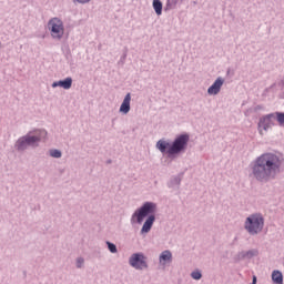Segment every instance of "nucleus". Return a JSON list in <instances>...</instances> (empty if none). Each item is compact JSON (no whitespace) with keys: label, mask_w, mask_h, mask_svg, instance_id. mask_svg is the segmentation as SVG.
<instances>
[{"label":"nucleus","mask_w":284,"mask_h":284,"mask_svg":"<svg viewBox=\"0 0 284 284\" xmlns=\"http://www.w3.org/2000/svg\"><path fill=\"white\" fill-rule=\"evenodd\" d=\"M183 3V0H180Z\"/></svg>","instance_id":"obj_29"},{"label":"nucleus","mask_w":284,"mask_h":284,"mask_svg":"<svg viewBox=\"0 0 284 284\" xmlns=\"http://www.w3.org/2000/svg\"><path fill=\"white\" fill-rule=\"evenodd\" d=\"M273 119H276V112L262 116L258 121V128H262L265 132H267L270 128L274 125Z\"/></svg>","instance_id":"obj_8"},{"label":"nucleus","mask_w":284,"mask_h":284,"mask_svg":"<svg viewBox=\"0 0 284 284\" xmlns=\"http://www.w3.org/2000/svg\"><path fill=\"white\" fill-rule=\"evenodd\" d=\"M125 57H128L126 53L123 54V57L121 58V61H125Z\"/></svg>","instance_id":"obj_26"},{"label":"nucleus","mask_w":284,"mask_h":284,"mask_svg":"<svg viewBox=\"0 0 284 284\" xmlns=\"http://www.w3.org/2000/svg\"><path fill=\"white\" fill-rule=\"evenodd\" d=\"M106 163H112V160H108Z\"/></svg>","instance_id":"obj_27"},{"label":"nucleus","mask_w":284,"mask_h":284,"mask_svg":"<svg viewBox=\"0 0 284 284\" xmlns=\"http://www.w3.org/2000/svg\"><path fill=\"white\" fill-rule=\"evenodd\" d=\"M241 256L242 258H254V256H258V250L252 248L250 251H242Z\"/></svg>","instance_id":"obj_16"},{"label":"nucleus","mask_w":284,"mask_h":284,"mask_svg":"<svg viewBox=\"0 0 284 284\" xmlns=\"http://www.w3.org/2000/svg\"><path fill=\"white\" fill-rule=\"evenodd\" d=\"M90 1H92V0H73V3H82V4H84V3H90Z\"/></svg>","instance_id":"obj_24"},{"label":"nucleus","mask_w":284,"mask_h":284,"mask_svg":"<svg viewBox=\"0 0 284 284\" xmlns=\"http://www.w3.org/2000/svg\"><path fill=\"white\" fill-rule=\"evenodd\" d=\"M153 9L155 14L161 17L163 14V2H161V0H153Z\"/></svg>","instance_id":"obj_14"},{"label":"nucleus","mask_w":284,"mask_h":284,"mask_svg":"<svg viewBox=\"0 0 284 284\" xmlns=\"http://www.w3.org/2000/svg\"><path fill=\"white\" fill-rule=\"evenodd\" d=\"M48 136V132L45 130H40L36 132L34 135H23L16 141L14 149L17 152H26L28 148H39V143H41L42 139Z\"/></svg>","instance_id":"obj_4"},{"label":"nucleus","mask_w":284,"mask_h":284,"mask_svg":"<svg viewBox=\"0 0 284 284\" xmlns=\"http://www.w3.org/2000/svg\"><path fill=\"white\" fill-rule=\"evenodd\" d=\"M284 158L281 154L266 152L255 158L250 164V176L257 183H272L283 172Z\"/></svg>","instance_id":"obj_1"},{"label":"nucleus","mask_w":284,"mask_h":284,"mask_svg":"<svg viewBox=\"0 0 284 284\" xmlns=\"http://www.w3.org/2000/svg\"><path fill=\"white\" fill-rule=\"evenodd\" d=\"M84 263H85V260L83 257H78L75 262V266L78 267V270H81Z\"/></svg>","instance_id":"obj_22"},{"label":"nucleus","mask_w":284,"mask_h":284,"mask_svg":"<svg viewBox=\"0 0 284 284\" xmlns=\"http://www.w3.org/2000/svg\"><path fill=\"white\" fill-rule=\"evenodd\" d=\"M272 281L275 284H283V273L278 270L272 272Z\"/></svg>","instance_id":"obj_13"},{"label":"nucleus","mask_w":284,"mask_h":284,"mask_svg":"<svg viewBox=\"0 0 284 284\" xmlns=\"http://www.w3.org/2000/svg\"><path fill=\"white\" fill-rule=\"evenodd\" d=\"M48 28L51 31V37L53 39L61 40L63 39V32L65 28L63 27V21L59 18H52L48 22Z\"/></svg>","instance_id":"obj_7"},{"label":"nucleus","mask_w":284,"mask_h":284,"mask_svg":"<svg viewBox=\"0 0 284 284\" xmlns=\"http://www.w3.org/2000/svg\"><path fill=\"white\" fill-rule=\"evenodd\" d=\"M108 245V250L109 252H111V254H116V252H119V250L116 248V244L112 243V242H106Z\"/></svg>","instance_id":"obj_20"},{"label":"nucleus","mask_w":284,"mask_h":284,"mask_svg":"<svg viewBox=\"0 0 284 284\" xmlns=\"http://www.w3.org/2000/svg\"><path fill=\"white\" fill-rule=\"evenodd\" d=\"M265 227V217L261 213H253L245 219L244 230L251 235L256 236Z\"/></svg>","instance_id":"obj_5"},{"label":"nucleus","mask_w":284,"mask_h":284,"mask_svg":"<svg viewBox=\"0 0 284 284\" xmlns=\"http://www.w3.org/2000/svg\"><path fill=\"white\" fill-rule=\"evenodd\" d=\"M129 265L133 267V270H138V271L148 270V267H150L148 265V257L145 256V254L141 252L133 253L129 257Z\"/></svg>","instance_id":"obj_6"},{"label":"nucleus","mask_w":284,"mask_h":284,"mask_svg":"<svg viewBox=\"0 0 284 284\" xmlns=\"http://www.w3.org/2000/svg\"><path fill=\"white\" fill-rule=\"evenodd\" d=\"M160 265H168V263H172V252L170 250L163 251L159 256Z\"/></svg>","instance_id":"obj_12"},{"label":"nucleus","mask_w":284,"mask_h":284,"mask_svg":"<svg viewBox=\"0 0 284 284\" xmlns=\"http://www.w3.org/2000/svg\"><path fill=\"white\" fill-rule=\"evenodd\" d=\"M51 88H63V90H70L72 88V78H65L64 80L55 81L51 84Z\"/></svg>","instance_id":"obj_11"},{"label":"nucleus","mask_w":284,"mask_h":284,"mask_svg":"<svg viewBox=\"0 0 284 284\" xmlns=\"http://www.w3.org/2000/svg\"><path fill=\"white\" fill-rule=\"evenodd\" d=\"M260 110H265V106H263V105H261V104H257V105H255L254 108L248 109V110L245 112V115L247 116V114H250V112H260Z\"/></svg>","instance_id":"obj_21"},{"label":"nucleus","mask_w":284,"mask_h":284,"mask_svg":"<svg viewBox=\"0 0 284 284\" xmlns=\"http://www.w3.org/2000/svg\"><path fill=\"white\" fill-rule=\"evenodd\" d=\"M191 278H193L194 281H201L203 278V274L201 273V271H193L191 273Z\"/></svg>","instance_id":"obj_19"},{"label":"nucleus","mask_w":284,"mask_h":284,"mask_svg":"<svg viewBox=\"0 0 284 284\" xmlns=\"http://www.w3.org/2000/svg\"><path fill=\"white\" fill-rule=\"evenodd\" d=\"M189 143L190 134L182 133L176 135L172 143L165 140H159L155 146L162 154L166 153L169 159H176L179 154H185Z\"/></svg>","instance_id":"obj_3"},{"label":"nucleus","mask_w":284,"mask_h":284,"mask_svg":"<svg viewBox=\"0 0 284 284\" xmlns=\"http://www.w3.org/2000/svg\"><path fill=\"white\" fill-rule=\"evenodd\" d=\"M181 181H182L181 175L173 176V178L170 180V182L168 183V186H169V187H172V189L175 187L176 190H179V187H180V185H181Z\"/></svg>","instance_id":"obj_15"},{"label":"nucleus","mask_w":284,"mask_h":284,"mask_svg":"<svg viewBox=\"0 0 284 284\" xmlns=\"http://www.w3.org/2000/svg\"><path fill=\"white\" fill-rule=\"evenodd\" d=\"M260 134H263V130L260 129Z\"/></svg>","instance_id":"obj_28"},{"label":"nucleus","mask_w":284,"mask_h":284,"mask_svg":"<svg viewBox=\"0 0 284 284\" xmlns=\"http://www.w3.org/2000/svg\"><path fill=\"white\" fill-rule=\"evenodd\" d=\"M49 154L52 156V159H61V156H63V153L59 149H51Z\"/></svg>","instance_id":"obj_18"},{"label":"nucleus","mask_w":284,"mask_h":284,"mask_svg":"<svg viewBox=\"0 0 284 284\" xmlns=\"http://www.w3.org/2000/svg\"><path fill=\"white\" fill-rule=\"evenodd\" d=\"M156 203L154 202H144L138 210L134 211V213L131 216V223L134 225L136 223L138 225H142L141 234H149V232L152 230V226L154 225V222L156 221ZM146 219V220H145Z\"/></svg>","instance_id":"obj_2"},{"label":"nucleus","mask_w":284,"mask_h":284,"mask_svg":"<svg viewBox=\"0 0 284 284\" xmlns=\"http://www.w3.org/2000/svg\"><path fill=\"white\" fill-rule=\"evenodd\" d=\"M131 101H132V94L131 93H126L124 99H123V102L120 105L119 112L121 114H128L130 112V110H131L130 102Z\"/></svg>","instance_id":"obj_10"},{"label":"nucleus","mask_w":284,"mask_h":284,"mask_svg":"<svg viewBox=\"0 0 284 284\" xmlns=\"http://www.w3.org/2000/svg\"><path fill=\"white\" fill-rule=\"evenodd\" d=\"M178 3H179V0H166L164 12H170V10L176 9Z\"/></svg>","instance_id":"obj_17"},{"label":"nucleus","mask_w":284,"mask_h":284,"mask_svg":"<svg viewBox=\"0 0 284 284\" xmlns=\"http://www.w3.org/2000/svg\"><path fill=\"white\" fill-rule=\"evenodd\" d=\"M243 260H245V257H243V256L241 255V252L234 257V262H235V263H239L240 261H243Z\"/></svg>","instance_id":"obj_23"},{"label":"nucleus","mask_w":284,"mask_h":284,"mask_svg":"<svg viewBox=\"0 0 284 284\" xmlns=\"http://www.w3.org/2000/svg\"><path fill=\"white\" fill-rule=\"evenodd\" d=\"M225 83V79L223 77H219L213 84L207 89V94L210 97H216L219 92H221V89L223 88V84Z\"/></svg>","instance_id":"obj_9"},{"label":"nucleus","mask_w":284,"mask_h":284,"mask_svg":"<svg viewBox=\"0 0 284 284\" xmlns=\"http://www.w3.org/2000/svg\"><path fill=\"white\" fill-rule=\"evenodd\" d=\"M256 283H257L256 275H253L252 284H256Z\"/></svg>","instance_id":"obj_25"}]
</instances>
